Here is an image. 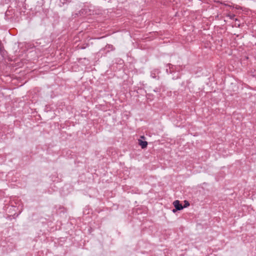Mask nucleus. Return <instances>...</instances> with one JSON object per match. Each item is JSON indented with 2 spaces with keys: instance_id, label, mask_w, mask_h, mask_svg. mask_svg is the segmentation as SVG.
Wrapping results in <instances>:
<instances>
[{
  "instance_id": "f257e3e1",
  "label": "nucleus",
  "mask_w": 256,
  "mask_h": 256,
  "mask_svg": "<svg viewBox=\"0 0 256 256\" xmlns=\"http://www.w3.org/2000/svg\"><path fill=\"white\" fill-rule=\"evenodd\" d=\"M173 204L176 208V210H180L184 208L183 206L180 203V202L178 200H176L174 201L173 202Z\"/></svg>"
},
{
  "instance_id": "f03ea898",
  "label": "nucleus",
  "mask_w": 256,
  "mask_h": 256,
  "mask_svg": "<svg viewBox=\"0 0 256 256\" xmlns=\"http://www.w3.org/2000/svg\"><path fill=\"white\" fill-rule=\"evenodd\" d=\"M139 144L141 146L142 148H144L147 146L148 142L146 141H142L139 140Z\"/></svg>"
},
{
  "instance_id": "7ed1b4c3",
  "label": "nucleus",
  "mask_w": 256,
  "mask_h": 256,
  "mask_svg": "<svg viewBox=\"0 0 256 256\" xmlns=\"http://www.w3.org/2000/svg\"><path fill=\"white\" fill-rule=\"evenodd\" d=\"M158 73H159L158 70H154L152 71L151 72V76L152 78H156V77H157L156 74H158Z\"/></svg>"
},
{
  "instance_id": "20e7f679",
  "label": "nucleus",
  "mask_w": 256,
  "mask_h": 256,
  "mask_svg": "<svg viewBox=\"0 0 256 256\" xmlns=\"http://www.w3.org/2000/svg\"><path fill=\"white\" fill-rule=\"evenodd\" d=\"M184 206H183L184 208H186V207H187V206H190V203H189V202L188 201L184 200Z\"/></svg>"
},
{
  "instance_id": "39448f33",
  "label": "nucleus",
  "mask_w": 256,
  "mask_h": 256,
  "mask_svg": "<svg viewBox=\"0 0 256 256\" xmlns=\"http://www.w3.org/2000/svg\"><path fill=\"white\" fill-rule=\"evenodd\" d=\"M230 19H234L235 16L234 14H230L228 16Z\"/></svg>"
},
{
  "instance_id": "423d86ee",
  "label": "nucleus",
  "mask_w": 256,
  "mask_h": 256,
  "mask_svg": "<svg viewBox=\"0 0 256 256\" xmlns=\"http://www.w3.org/2000/svg\"><path fill=\"white\" fill-rule=\"evenodd\" d=\"M177 210H176V208H175V209H174V210H172V212H176Z\"/></svg>"
}]
</instances>
